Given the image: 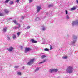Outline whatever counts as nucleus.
Masks as SVG:
<instances>
[{
  "mask_svg": "<svg viewBox=\"0 0 78 78\" xmlns=\"http://www.w3.org/2000/svg\"><path fill=\"white\" fill-rule=\"evenodd\" d=\"M72 39L73 41H71V44L72 45H74L76 43V41H77V36L75 35H72Z\"/></svg>",
  "mask_w": 78,
  "mask_h": 78,
  "instance_id": "1",
  "label": "nucleus"
},
{
  "mask_svg": "<svg viewBox=\"0 0 78 78\" xmlns=\"http://www.w3.org/2000/svg\"><path fill=\"white\" fill-rule=\"evenodd\" d=\"M73 67L71 66L67 67L66 69V72L68 73H72L73 72Z\"/></svg>",
  "mask_w": 78,
  "mask_h": 78,
  "instance_id": "2",
  "label": "nucleus"
},
{
  "mask_svg": "<svg viewBox=\"0 0 78 78\" xmlns=\"http://www.w3.org/2000/svg\"><path fill=\"white\" fill-rule=\"evenodd\" d=\"M34 59L33 58V59H31L30 61H29V62H28L27 64L28 65H29V66H30V65H32V64H33L34 63Z\"/></svg>",
  "mask_w": 78,
  "mask_h": 78,
  "instance_id": "3",
  "label": "nucleus"
},
{
  "mask_svg": "<svg viewBox=\"0 0 78 78\" xmlns=\"http://www.w3.org/2000/svg\"><path fill=\"white\" fill-rule=\"evenodd\" d=\"M74 25H78V20H76L72 22V26H74Z\"/></svg>",
  "mask_w": 78,
  "mask_h": 78,
  "instance_id": "4",
  "label": "nucleus"
},
{
  "mask_svg": "<svg viewBox=\"0 0 78 78\" xmlns=\"http://www.w3.org/2000/svg\"><path fill=\"white\" fill-rule=\"evenodd\" d=\"M41 7L40 6H37L36 7L37 13H38L41 11Z\"/></svg>",
  "mask_w": 78,
  "mask_h": 78,
  "instance_id": "5",
  "label": "nucleus"
},
{
  "mask_svg": "<svg viewBox=\"0 0 78 78\" xmlns=\"http://www.w3.org/2000/svg\"><path fill=\"white\" fill-rule=\"evenodd\" d=\"M14 50V48L12 47H10L9 48H7V50L9 52H11Z\"/></svg>",
  "mask_w": 78,
  "mask_h": 78,
  "instance_id": "6",
  "label": "nucleus"
},
{
  "mask_svg": "<svg viewBox=\"0 0 78 78\" xmlns=\"http://www.w3.org/2000/svg\"><path fill=\"white\" fill-rule=\"evenodd\" d=\"M58 71V69H51L50 70L49 72L50 73H52V72H56Z\"/></svg>",
  "mask_w": 78,
  "mask_h": 78,
  "instance_id": "7",
  "label": "nucleus"
},
{
  "mask_svg": "<svg viewBox=\"0 0 78 78\" xmlns=\"http://www.w3.org/2000/svg\"><path fill=\"white\" fill-rule=\"evenodd\" d=\"M31 50V49L30 48H26L25 49V53H27L28 51H30V50Z\"/></svg>",
  "mask_w": 78,
  "mask_h": 78,
  "instance_id": "8",
  "label": "nucleus"
},
{
  "mask_svg": "<svg viewBox=\"0 0 78 78\" xmlns=\"http://www.w3.org/2000/svg\"><path fill=\"white\" fill-rule=\"evenodd\" d=\"M2 31L3 33H6L7 31V27H5L2 30Z\"/></svg>",
  "mask_w": 78,
  "mask_h": 78,
  "instance_id": "9",
  "label": "nucleus"
},
{
  "mask_svg": "<svg viewBox=\"0 0 78 78\" xmlns=\"http://www.w3.org/2000/svg\"><path fill=\"white\" fill-rule=\"evenodd\" d=\"M42 28L41 29V30L42 31H45L46 30V28H45V26H43L41 27Z\"/></svg>",
  "mask_w": 78,
  "mask_h": 78,
  "instance_id": "10",
  "label": "nucleus"
},
{
  "mask_svg": "<svg viewBox=\"0 0 78 78\" xmlns=\"http://www.w3.org/2000/svg\"><path fill=\"white\" fill-rule=\"evenodd\" d=\"M31 41L32 42V43H37V41L34 40L33 39H32L31 40Z\"/></svg>",
  "mask_w": 78,
  "mask_h": 78,
  "instance_id": "11",
  "label": "nucleus"
},
{
  "mask_svg": "<svg viewBox=\"0 0 78 78\" xmlns=\"http://www.w3.org/2000/svg\"><path fill=\"white\" fill-rule=\"evenodd\" d=\"M7 39L8 41H10L11 39V37L9 36H7Z\"/></svg>",
  "mask_w": 78,
  "mask_h": 78,
  "instance_id": "12",
  "label": "nucleus"
},
{
  "mask_svg": "<svg viewBox=\"0 0 78 78\" xmlns=\"http://www.w3.org/2000/svg\"><path fill=\"white\" fill-rule=\"evenodd\" d=\"M4 11L6 13V14H8L9 12L8 11V10L7 9H5L4 10Z\"/></svg>",
  "mask_w": 78,
  "mask_h": 78,
  "instance_id": "13",
  "label": "nucleus"
},
{
  "mask_svg": "<svg viewBox=\"0 0 78 78\" xmlns=\"http://www.w3.org/2000/svg\"><path fill=\"white\" fill-rule=\"evenodd\" d=\"M12 37L13 39H16L17 38V37H16V36L15 35V34H13V35Z\"/></svg>",
  "mask_w": 78,
  "mask_h": 78,
  "instance_id": "14",
  "label": "nucleus"
},
{
  "mask_svg": "<svg viewBox=\"0 0 78 78\" xmlns=\"http://www.w3.org/2000/svg\"><path fill=\"white\" fill-rule=\"evenodd\" d=\"M68 58V57L67 56H64L62 57V58L64 59H66Z\"/></svg>",
  "mask_w": 78,
  "mask_h": 78,
  "instance_id": "15",
  "label": "nucleus"
},
{
  "mask_svg": "<svg viewBox=\"0 0 78 78\" xmlns=\"http://www.w3.org/2000/svg\"><path fill=\"white\" fill-rule=\"evenodd\" d=\"M76 9V7H74L71 8L70 9H71V11H73L74 10H75Z\"/></svg>",
  "mask_w": 78,
  "mask_h": 78,
  "instance_id": "16",
  "label": "nucleus"
},
{
  "mask_svg": "<svg viewBox=\"0 0 78 78\" xmlns=\"http://www.w3.org/2000/svg\"><path fill=\"white\" fill-rule=\"evenodd\" d=\"M53 4H50L48 5V8H50L51 7H53Z\"/></svg>",
  "mask_w": 78,
  "mask_h": 78,
  "instance_id": "17",
  "label": "nucleus"
},
{
  "mask_svg": "<svg viewBox=\"0 0 78 78\" xmlns=\"http://www.w3.org/2000/svg\"><path fill=\"white\" fill-rule=\"evenodd\" d=\"M35 20L36 21H39V20H40V19L39 17H37L36 18Z\"/></svg>",
  "mask_w": 78,
  "mask_h": 78,
  "instance_id": "18",
  "label": "nucleus"
},
{
  "mask_svg": "<svg viewBox=\"0 0 78 78\" xmlns=\"http://www.w3.org/2000/svg\"><path fill=\"white\" fill-rule=\"evenodd\" d=\"M31 28V26H27V28H25V30H28V29H29Z\"/></svg>",
  "mask_w": 78,
  "mask_h": 78,
  "instance_id": "19",
  "label": "nucleus"
},
{
  "mask_svg": "<svg viewBox=\"0 0 78 78\" xmlns=\"http://www.w3.org/2000/svg\"><path fill=\"white\" fill-rule=\"evenodd\" d=\"M45 61H46V60H44L43 61H42L41 62H40L39 63V64H42V63H44V62H45Z\"/></svg>",
  "mask_w": 78,
  "mask_h": 78,
  "instance_id": "20",
  "label": "nucleus"
},
{
  "mask_svg": "<svg viewBox=\"0 0 78 78\" xmlns=\"http://www.w3.org/2000/svg\"><path fill=\"white\" fill-rule=\"evenodd\" d=\"M13 22L15 23V24H16L17 25H19V23H17V21L16 20H13Z\"/></svg>",
  "mask_w": 78,
  "mask_h": 78,
  "instance_id": "21",
  "label": "nucleus"
},
{
  "mask_svg": "<svg viewBox=\"0 0 78 78\" xmlns=\"http://www.w3.org/2000/svg\"><path fill=\"white\" fill-rule=\"evenodd\" d=\"M46 57V55H42L41 57V58H42V59H43V58H45Z\"/></svg>",
  "mask_w": 78,
  "mask_h": 78,
  "instance_id": "22",
  "label": "nucleus"
},
{
  "mask_svg": "<svg viewBox=\"0 0 78 78\" xmlns=\"http://www.w3.org/2000/svg\"><path fill=\"white\" fill-rule=\"evenodd\" d=\"M66 18L67 19H70V17L69 16V15H67L66 16Z\"/></svg>",
  "mask_w": 78,
  "mask_h": 78,
  "instance_id": "23",
  "label": "nucleus"
},
{
  "mask_svg": "<svg viewBox=\"0 0 78 78\" xmlns=\"http://www.w3.org/2000/svg\"><path fill=\"white\" fill-rule=\"evenodd\" d=\"M39 69V68H37L35 70V72H37V71H38Z\"/></svg>",
  "mask_w": 78,
  "mask_h": 78,
  "instance_id": "24",
  "label": "nucleus"
},
{
  "mask_svg": "<svg viewBox=\"0 0 78 78\" xmlns=\"http://www.w3.org/2000/svg\"><path fill=\"white\" fill-rule=\"evenodd\" d=\"M10 0H6L5 2V3H8V2L9 1H10Z\"/></svg>",
  "mask_w": 78,
  "mask_h": 78,
  "instance_id": "25",
  "label": "nucleus"
},
{
  "mask_svg": "<svg viewBox=\"0 0 78 78\" xmlns=\"http://www.w3.org/2000/svg\"><path fill=\"white\" fill-rule=\"evenodd\" d=\"M20 33L19 32H18L17 33V35L18 36H20Z\"/></svg>",
  "mask_w": 78,
  "mask_h": 78,
  "instance_id": "26",
  "label": "nucleus"
},
{
  "mask_svg": "<svg viewBox=\"0 0 78 78\" xmlns=\"http://www.w3.org/2000/svg\"><path fill=\"white\" fill-rule=\"evenodd\" d=\"M44 51H48L49 50L47 48H45L44 50Z\"/></svg>",
  "mask_w": 78,
  "mask_h": 78,
  "instance_id": "27",
  "label": "nucleus"
},
{
  "mask_svg": "<svg viewBox=\"0 0 78 78\" xmlns=\"http://www.w3.org/2000/svg\"><path fill=\"white\" fill-rule=\"evenodd\" d=\"M65 12L66 15H67V14H68V12L67 11V10H66Z\"/></svg>",
  "mask_w": 78,
  "mask_h": 78,
  "instance_id": "28",
  "label": "nucleus"
},
{
  "mask_svg": "<svg viewBox=\"0 0 78 78\" xmlns=\"http://www.w3.org/2000/svg\"><path fill=\"white\" fill-rule=\"evenodd\" d=\"M4 16V14L3 13H0V16Z\"/></svg>",
  "mask_w": 78,
  "mask_h": 78,
  "instance_id": "29",
  "label": "nucleus"
},
{
  "mask_svg": "<svg viewBox=\"0 0 78 78\" xmlns=\"http://www.w3.org/2000/svg\"><path fill=\"white\" fill-rule=\"evenodd\" d=\"M17 75H21V74H22V73L20 72H18L17 73Z\"/></svg>",
  "mask_w": 78,
  "mask_h": 78,
  "instance_id": "30",
  "label": "nucleus"
},
{
  "mask_svg": "<svg viewBox=\"0 0 78 78\" xmlns=\"http://www.w3.org/2000/svg\"><path fill=\"white\" fill-rule=\"evenodd\" d=\"M33 0H29V3H31L33 2Z\"/></svg>",
  "mask_w": 78,
  "mask_h": 78,
  "instance_id": "31",
  "label": "nucleus"
},
{
  "mask_svg": "<svg viewBox=\"0 0 78 78\" xmlns=\"http://www.w3.org/2000/svg\"><path fill=\"white\" fill-rule=\"evenodd\" d=\"M13 3H14V2H13V1H11L10 2V5H12V4H13Z\"/></svg>",
  "mask_w": 78,
  "mask_h": 78,
  "instance_id": "32",
  "label": "nucleus"
},
{
  "mask_svg": "<svg viewBox=\"0 0 78 78\" xmlns=\"http://www.w3.org/2000/svg\"><path fill=\"white\" fill-rule=\"evenodd\" d=\"M43 42H44L43 43H42V44H45V39H44L43 40Z\"/></svg>",
  "mask_w": 78,
  "mask_h": 78,
  "instance_id": "33",
  "label": "nucleus"
},
{
  "mask_svg": "<svg viewBox=\"0 0 78 78\" xmlns=\"http://www.w3.org/2000/svg\"><path fill=\"white\" fill-rule=\"evenodd\" d=\"M67 37H70V35L69 34H68L67 35Z\"/></svg>",
  "mask_w": 78,
  "mask_h": 78,
  "instance_id": "34",
  "label": "nucleus"
},
{
  "mask_svg": "<svg viewBox=\"0 0 78 78\" xmlns=\"http://www.w3.org/2000/svg\"><path fill=\"white\" fill-rule=\"evenodd\" d=\"M18 25H19V27H18V28H19L20 27V24H18Z\"/></svg>",
  "mask_w": 78,
  "mask_h": 78,
  "instance_id": "35",
  "label": "nucleus"
},
{
  "mask_svg": "<svg viewBox=\"0 0 78 78\" xmlns=\"http://www.w3.org/2000/svg\"><path fill=\"white\" fill-rule=\"evenodd\" d=\"M19 0H17L16 1V2L17 3H19Z\"/></svg>",
  "mask_w": 78,
  "mask_h": 78,
  "instance_id": "36",
  "label": "nucleus"
},
{
  "mask_svg": "<svg viewBox=\"0 0 78 78\" xmlns=\"http://www.w3.org/2000/svg\"><path fill=\"white\" fill-rule=\"evenodd\" d=\"M45 15H48V12H45Z\"/></svg>",
  "mask_w": 78,
  "mask_h": 78,
  "instance_id": "37",
  "label": "nucleus"
},
{
  "mask_svg": "<svg viewBox=\"0 0 78 78\" xmlns=\"http://www.w3.org/2000/svg\"><path fill=\"white\" fill-rule=\"evenodd\" d=\"M18 67H19V66H15L14 67V68L15 69H17V68H18Z\"/></svg>",
  "mask_w": 78,
  "mask_h": 78,
  "instance_id": "38",
  "label": "nucleus"
},
{
  "mask_svg": "<svg viewBox=\"0 0 78 78\" xmlns=\"http://www.w3.org/2000/svg\"><path fill=\"white\" fill-rule=\"evenodd\" d=\"M52 49V46H51L50 45V50H51Z\"/></svg>",
  "mask_w": 78,
  "mask_h": 78,
  "instance_id": "39",
  "label": "nucleus"
},
{
  "mask_svg": "<svg viewBox=\"0 0 78 78\" xmlns=\"http://www.w3.org/2000/svg\"><path fill=\"white\" fill-rule=\"evenodd\" d=\"M17 28H18V27H17L16 26H15V29H17Z\"/></svg>",
  "mask_w": 78,
  "mask_h": 78,
  "instance_id": "40",
  "label": "nucleus"
},
{
  "mask_svg": "<svg viewBox=\"0 0 78 78\" xmlns=\"http://www.w3.org/2000/svg\"><path fill=\"white\" fill-rule=\"evenodd\" d=\"M24 18H25V17L23 16L22 17V19H24Z\"/></svg>",
  "mask_w": 78,
  "mask_h": 78,
  "instance_id": "41",
  "label": "nucleus"
},
{
  "mask_svg": "<svg viewBox=\"0 0 78 78\" xmlns=\"http://www.w3.org/2000/svg\"><path fill=\"white\" fill-rule=\"evenodd\" d=\"M76 2H77V3H78V0H77L76 1Z\"/></svg>",
  "mask_w": 78,
  "mask_h": 78,
  "instance_id": "42",
  "label": "nucleus"
},
{
  "mask_svg": "<svg viewBox=\"0 0 78 78\" xmlns=\"http://www.w3.org/2000/svg\"><path fill=\"white\" fill-rule=\"evenodd\" d=\"M22 68H23V69H25V67L23 66V67Z\"/></svg>",
  "mask_w": 78,
  "mask_h": 78,
  "instance_id": "43",
  "label": "nucleus"
}]
</instances>
